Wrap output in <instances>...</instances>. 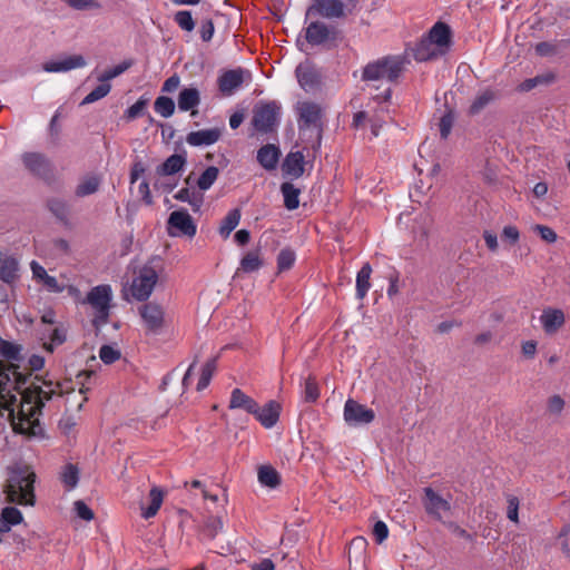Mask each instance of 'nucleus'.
Masks as SVG:
<instances>
[{"instance_id": "nucleus-12", "label": "nucleus", "mask_w": 570, "mask_h": 570, "mask_svg": "<svg viewBox=\"0 0 570 570\" xmlns=\"http://www.w3.org/2000/svg\"><path fill=\"white\" fill-rule=\"evenodd\" d=\"M423 504L425 511L438 520L451 511V503L449 500L442 498L433 489H424Z\"/></svg>"}, {"instance_id": "nucleus-39", "label": "nucleus", "mask_w": 570, "mask_h": 570, "mask_svg": "<svg viewBox=\"0 0 570 570\" xmlns=\"http://www.w3.org/2000/svg\"><path fill=\"white\" fill-rule=\"evenodd\" d=\"M215 370H216V361L215 360H209L203 365L200 376H199V380L197 383V391H202L209 385Z\"/></svg>"}, {"instance_id": "nucleus-49", "label": "nucleus", "mask_w": 570, "mask_h": 570, "mask_svg": "<svg viewBox=\"0 0 570 570\" xmlns=\"http://www.w3.org/2000/svg\"><path fill=\"white\" fill-rule=\"evenodd\" d=\"M175 22L186 31H191L195 28V21L189 11H178L175 14Z\"/></svg>"}, {"instance_id": "nucleus-27", "label": "nucleus", "mask_w": 570, "mask_h": 570, "mask_svg": "<svg viewBox=\"0 0 570 570\" xmlns=\"http://www.w3.org/2000/svg\"><path fill=\"white\" fill-rule=\"evenodd\" d=\"M318 12L325 18H340L344 14V4L341 0H315Z\"/></svg>"}, {"instance_id": "nucleus-13", "label": "nucleus", "mask_w": 570, "mask_h": 570, "mask_svg": "<svg viewBox=\"0 0 570 570\" xmlns=\"http://www.w3.org/2000/svg\"><path fill=\"white\" fill-rule=\"evenodd\" d=\"M295 73L299 86L307 92L316 90L321 85L320 71L308 61L299 63Z\"/></svg>"}, {"instance_id": "nucleus-42", "label": "nucleus", "mask_w": 570, "mask_h": 570, "mask_svg": "<svg viewBox=\"0 0 570 570\" xmlns=\"http://www.w3.org/2000/svg\"><path fill=\"white\" fill-rule=\"evenodd\" d=\"M295 253L289 248H284L277 256V269L279 273L288 271L295 263Z\"/></svg>"}, {"instance_id": "nucleus-43", "label": "nucleus", "mask_w": 570, "mask_h": 570, "mask_svg": "<svg viewBox=\"0 0 570 570\" xmlns=\"http://www.w3.org/2000/svg\"><path fill=\"white\" fill-rule=\"evenodd\" d=\"M494 99L493 91L487 89L475 97L470 106V114L474 115L480 112L490 101Z\"/></svg>"}, {"instance_id": "nucleus-6", "label": "nucleus", "mask_w": 570, "mask_h": 570, "mask_svg": "<svg viewBox=\"0 0 570 570\" xmlns=\"http://www.w3.org/2000/svg\"><path fill=\"white\" fill-rule=\"evenodd\" d=\"M281 107L276 102L261 104L255 107L252 124L259 132H272L279 122Z\"/></svg>"}, {"instance_id": "nucleus-63", "label": "nucleus", "mask_w": 570, "mask_h": 570, "mask_svg": "<svg viewBox=\"0 0 570 570\" xmlns=\"http://www.w3.org/2000/svg\"><path fill=\"white\" fill-rule=\"evenodd\" d=\"M180 85V79L177 75H173L168 79L165 80L161 90L164 92H174Z\"/></svg>"}, {"instance_id": "nucleus-54", "label": "nucleus", "mask_w": 570, "mask_h": 570, "mask_svg": "<svg viewBox=\"0 0 570 570\" xmlns=\"http://www.w3.org/2000/svg\"><path fill=\"white\" fill-rule=\"evenodd\" d=\"M66 3L76 10H96L100 8L97 0H66Z\"/></svg>"}, {"instance_id": "nucleus-4", "label": "nucleus", "mask_w": 570, "mask_h": 570, "mask_svg": "<svg viewBox=\"0 0 570 570\" xmlns=\"http://www.w3.org/2000/svg\"><path fill=\"white\" fill-rule=\"evenodd\" d=\"M405 59L402 56H387L367 63L363 69V80L395 81L404 70Z\"/></svg>"}, {"instance_id": "nucleus-21", "label": "nucleus", "mask_w": 570, "mask_h": 570, "mask_svg": "<svg viewBox=\"0 0 570 570\" xmlns=\"http://www.w3.org/2000/svg\"><path fill=\"white\" fill-rule=\"evenodd\" d=\"M304 155L301 151H291L283 163V171L287 176L298 178L304 174Z\"/></svg>"}, {"instance_id": "nucleus-44", "label": "nucleus", "mask_w": 570, "mask_h": 570, "mask_svg": "<svg viewBox=\"0 0 570 570\" xmlns=\"http://www.w3.org/2000/svg\"><path fill=\"white\" fill-rule=\"evenodd\" d=\"M66 330L63 327H56L49 335V342L43 343V347L48 352H53L56 346L61 345L66 341Z\"/></svg>"}, {"instance_id": "nucleus-41", "label": "nucleus", "mask_w": 570, "mask_h": 570, "mask_svg": "<svg viewBox=\"0 0 570 570\" xmlns=\"http://www.w3.org/2000/svg\"><path fill=\"white\" fill-rule=\"evenodd\" d=\"M17 265L18 264L13 258H1L0 278L6 283L11 282L16 277Z\"/></svg>"}, {"instance_id": "nucleus-64", "label": "nucleus", "mask_w": 570, "mask_h": 570, "mask_svg": "<svg viewBox=\"0 0 570 570\" xmlns=\"http://www.w3.org/2000/svg\"><path fill=\"white\" fill-rule=\"evenodd\" d=\"M275 566L271 559H262L259 562L253 563L250 570H274Z\"/></svg>"}, {"instance_id": "nucleus-48", "label": "nucleus", "mask_w": 570, "mask_h": 570, "mask_svg": "<svg viewBox=\"0 0 570 570\" xmlns=\"http://www.w3.org/2000/svg\"><path fill=\"white\" fill-rule=\"evenodd\" d=\"M320 397V387L316 380L307 377L304 384V399L306 402H315Z\"/></svg>"}, {"instance_id": "nucleus-5", "label": "nucleus", "mask_w": 570, "mask_h": 570, "mask_svg": "<svg viewBox=\"0 0 570 570\" xmlns=\"http://www.w3.org/2000/svg\"><path fill=\"white\" fill-rule=\"evenodd\" d=\"M159 279L158 271L150 266L144 265L138 268L129 285V293L131 297L138 302L148 301L153 294Z\"/></svg>"}, {"instance_id": "nucleus-8", "label": "nucleus", "mask_w": 570, "mask_h": 570, "mask_svg": "<svg viewBox=\"0 0 570 570\" xmlns=\"http://www.w3.org/2000/svg\"><path fill=\"white\" fill-rule=\"evenodd\" d=\"M252 80V73L243 68L225 70L217 79L220 94L225 97L233 96L245 82Z\"/></svg>"}, {"instance_id": "nucleus-22", "label": "nucleus", "mask_w": 570, "mask_h": 570, "mask_svg": "<svg viewBox=\"0 0 570 570\" xmlns=\"http://www.w3.org/2000/svg\"><path fill=\"white\" fill-rule=\"evenodd\" d=\"M149 504L145 508L141 507V517L146 520L154 518L165 499V491L159 487H153L149 491Z\"/></svg>"}, {"instance_id": "nucleus-33", "label": "nucleus", "mask_w": 570, "mask_h": 570, "mask_svg": "<svg viewBox=\"0 0 570 570\" xmlns=\"http://www.w3.org/2000/svg\"><path fill=\"white\" fill-rule=\"evenodd\" d=\"M174 197L179 202L188 203L195 212L202 207L204 202V196L202 193L189 188H181L175 194Z\"/></svg>"}, {"instance_id": "nucleus-45", "label": "nucleus", "mask_w": 570, "mask_h": 570, "mask_svg": "<svg viewBox=\"0 0 570 570\" xmlns=\"http://www.w3.org/2000/svg\"><path fill=\"white\" fill-rule=\"evenodd\" d=\"M99 86H97L91 92H89L85 99L82 100V104H91L95 102L105 96H107L111 89V86L108 83V81H101Z\"/></svg>"}, {"instance_id": "nucleus-58", "label": "nucleus", "mask_w": 570, "mask_h": 570, "mask_svg": "<svg viewBox=\"0 0 570 570\" xmlns=\"http://www.w3.org/2000/svg\"><path fill=\"white\" fill-rule=\"evenodd\" d=\"M502 238L508 240L511 245H514L520 239V232L513 225H507L502 229Z\"/></svg>"}, {"instance_id": "nucleus-19", "label": "nucleus", "mask_w": 570, "mask_h": 570, "mask_svg": "<svg viewBox=\"0 0 570 570\" xmlns=\"http://www.w3.org/2000/svg\"><path fill=\"white\" fill-rule=\"evenodd\" d=\"M222 136L218 128L202 129L187 135L186 141L190 146H209L215 144Z\"/></svg>"}, {"instance_id": "nucleus-38", "label": "nucleus", "mask_w": 570, "mask_h": 570, "mask_svg": "<svg viewBox=\"0 0 570 570\" xmlns=\"http://www.w3.org/2000/svg\"><path fill=\"white\" fill-rule=\"evenodd\" d=\"M154 108L157 114L165 118H168L173 116L175 111V102L169 97L160 96L155 100Z\"/></svg>"}, {"instance_id": "nucleus-35", "label": "nucleus", "mask_w": 570, "mask_h": 570, "mask_svg": "<svg viewBox=\"0 0 570 570\" xmlns=\"http://www.w3.org/2000/svg\"><path fill=\"white\" fill-rule=\"evenodd\" d=\"M281 191L284 197L285 207L289 210L296 209L299 205L301 190L292 183H284L281 186Z\"/></svg>"}, {"instance_id": "nucleus-52", "label": "nucleus", "mask_w": 570, "mask_h": 570, "mask_svg": "<svg viewBox=\"0 0 570 570\" xmlns=\"http://www.w3.org/2000/svg\"><path fill=\"white\" fill-rule=\"evenodd\" d=\"M177 185V179L173 176L169 177H159L156 176V180L154 186L156 189L161 190L163 193H170Z\"/></svg>"}, {"instance_id": "nucleus-23", "label": "nucleus", "mask_w": 570, "mask_h": 570, "mask_svg": "<svg viewBox=\"0 0 570 570\" xmlns=\"http://www.w3.org/2000/svg\"><path fill=\"white\" fill-rule=\"evenodd\" d=\"M185 164L186 158L183 155H171L156 169V176L175 177L184 168Z\"/></svg>"}, {"instance_id": "nucleus-26", "label": "nucleus", "mask_w": 570, "mask_h": 570, "mask_svg": "<svg viewBox=\"0 0 570 570\" xmlns=\"http://www.w3.org/2000/svg\"><path fill=\"white\" fill-rule=\"evenodd\" d=\"M23 164L31 173L39 176L45 175L49 167L46 158L42 155L36 153L23 155Z\"/></svg>"}, {"instance_id": "nucleus-7", "label": "nucleus", "mask_w": 570, "mask_h": 570, "mask_svg": "<svg viewBox=\"0 0 570 570\" xmlns=\"http://www.w3.org/2000/svg\"><path fill=\"white\" fill-rule=\"evenodd\" d=\"M111 287L98 285L88 293L87 303L95 309L96 320L107 323L110 309Z\"/></svg>"}, {"instance_id": "nucleus-20", "label": "nucleus", "mask_w": 570, "mask_h": 570, "mask_svg": "<svg viewBox=\"0 0 570 570\" xmlns=\"http://www.w3.org/2000/svg\"><path fill=\"white\" fill-rule=\"evenodd\" d=\"M412 51L416 61L433 60L444 55L442 51H439V49L434 47L431 40L425 37L421 38L420 41L416 42Z\"/></svg>"}, {"instance_id": "nucleus-17", "label": "nucleus", "mask_w": 570, "mask_h": 570, "mask_svg": "<svg viewBox=\"0 0 570 570\" xmlns=\"http://www.w3.org/2000/svg\"><path fill=\"white\" fill-rule=\"evenodd\" d=\"M86 65L85 58L80 55H73L56 61H48L43 65L47 72H62L75 68H81Z\"/></svg>"}, {"instance_id": "nucleus-30", "label": "nucleus", "mask_w": 570, "mask_h": 570, "mask_svg": "<svg viewBox=\"0 0 570 570\" xmlns=\"http://www.w3.org/2000/svg\"><path fill=\"white\" fill-rule=\"evenodd\" d=\"M101 177L97 175H88L81 178L76 187V195L78 197H85L96 193L100 186Z\"/></svg>"}, {"instance_id": "nucleus-55", "label": "nucleus", "mask_w": 570, "mask_h": 570, "mask_svg": "<svg viewBox=\"0 0 570 570\" xmlns=\"http://www.w3.org/2000/svg\"><path fill=\"white\" fill-rule=\"evenodd\" d=\"M99 356L106 364H111L120 357V354L114 347L104 345L99 351Z\"/></svg>"}, {"instance_id": "nucleus-40", "label": "nucleus", "mask_w": 570, "mask_h": 570, "mask_svg": "<svg viewBox=\"0 0 570 570\" xmlns=\"http://www.w3.org/2000/svg\"><path fill=\"white\" fill-rule=\"evenodd\" d=\"M60 478L61 482L68 490L73 489L77 485L79 479L77 466L73 464H67L63 468Z\"/></svg>"}, {"instance_id": "nucleus-53", "label": "nucleus", "mask_w": 570, "mask_h": 570, "mask_svg": "<svg viewBox=\"0 0 570 570\" xmlns=\"http://www.w3.org/2000/svg\"><path fill=\"white\" fill-rule=\"evenodd\" d=\"M566 406V401L558 394L550 396L547 401V410L550 414H560Z\"/></svg>"}, {"instance_id": "nucleus-3", "label": "nucleus", "mask_w": 570, "mask_h": 570, "mask_svg": "<svg viewBox=\"0 0 570 570\" xmlns=\"http://www.w3.org/2000/svg\"><path fill=\"white\" fill-rule=\"evenodd\" d=\"M139 326L146 337L166 332L170 321L166 307L156 301H145L137 307Z\"/></svg>"}, {"instance_id": "nucleus-24", "label": "nucleus", "mask_w": 570, "mask_h": 570, "mask_svg": "<svg viewBox=\"0 0 570 570\" xmlns=\"http://www.w3.org/2000/svg\"><path fill=\"white\" fill-rule=\"evenodd\" d=\"M281 151L274 145H265L257 151V161L266 170L276 168Z\"/></svg>"}, {"instance_id": "nucleus-29", "label": "nucleus", "mask_w": 570, "mask_h": 570, "mask_svg": "<svg viewBox=\"0 0 570 570\" xmlns=\"http://www.w3.org/2000/svg\"><path fill=\"white\" fill-rule=\"evenodd\" d=\"M200 102V95L196 88H185L178 96V108L181 111H188L197 107Z\"/></svg>"}, {"instance_id": "nucleus-18", "label": "nucleus", "mask_w": 570, "mask_h": 570, "mask_svg": "<svg viewBox=\"0 0 570 570\" xmlns=\"http://www.w3.org/2000/svg\"><path fill=\"white\" fill-rule=\"evenodd\" d=\"M258 403L247 395L245 392H243L240 389H234L230 393V400L228 407L230 410H243L248 414L256 413V407Z\"/></svg>"}, {"instance_id": "nucleus-59", "label": "nucleus", "mask_w": 570, "mask_h": 570, "mask_svg": "<svg viewBox=\"0 0 570 570\" xmlns=\"http://www.w3.org/2000/svg\"><path fill=\"white\" fill-rule=\"evenodd\" d=\"M145 107H146V101L139 99L138 101H136L132 106H130L127 109V111H126L127 118L131 120V119L139 117L141 115L142 110L145 109Z\"/></svg>"}, {"instance_id": "nucleus-28", "label": "nucleus", "mask_w": 570, "mask_h": 570, "mask_svg": "<svg viewBox=\"0 0 570 570\" xmlns=\"http://www.w3.org/2000/svg\"><path fill=\"white\" fill-rule=\"evenodd\" d=\"M330 29L322 22H312L306 29V40L312 45H320L330 38Z\"/></svg>"}, {"instance_id": "nucleus-62", "label": "nucleus", "mask_w": 570, "mask_h": 570, "mask_svg": "<svg viewBox=\"0 0 570 570\" xmlns=\"http://www.w3.org/2000/svg\"><path fill=\"white\" fill-rule=\"evenodd\" d=\"M41 283L49 292L60 293L63 291V286L59 285L53 276L47 275Z\"/></svg>"}, {"instance_id": "nucleus-9", "label": "nucleus", "mask_w": 570, "mask_h": 570, "mask_svg": "<svg viewBox=\"0 0 570 570\" xmlns=\"http://www.w3.org/2000/svg\"><path fill=\"white\" fill-rule=\"evenodd\" d=\"M167 232L173 237H194L197 232L196 224L186 210L170 213L167 222Z\"/></svg>"}, {"instance_id": "nucleus-2", "label": "nucleus", "mask_w": 570, "mask_h": 570, "mask_svg": "<svg viewBox=\"0 0 570 570\" xmlns=\"http://www.w3.org/2000/svg\"><path fill=\"white\" fill-rule=\"evenodd\" d=\"M36 473L29 466L12 470L4 487L7 500L19 505L33 507Z\"/></svg>"}, {"instance_id": "nucleus-15", "label": "nucleus", "mask_w": 570, "mask_h": 570, "mask_svg": "<svg viewBox=\"0 0 570 570\" xmlns=\"http://www.w3.org/2000/svg\"><path fill=\"white\" fill-rule=\"evenodd\" d=\"M424 37L431 40L434 47L443 53H445L450 48L451 30L449 26L443 22H436Z\"/></svg>"}, {"instance_id": "nucleus-11", "label": "nucleus", "mask_w": 570, "mask_h": 570, "mask_svg": "<svg viewBox=\"0 0 570 570\" xmlns=\"http://www.w3.org/2000/svg\"><path fill=\"white\" fill-rule=\"evenodd\" d=\"M375 417V413L372 409L360 404L354 400H347L344 405V420L348 424H368Z\"/></svg>"}, {"instance_id": "nucleus-14", "label": "nucleus", "mask_w": 570, "mask_h": 570, "mask_svg": "<svg viewBox=\"0 0 570 570\" xmlns=\"http://www.w3.org/2000/svg\"><path fill=\"white\" fill-rule=\"evenodd\" d=\"M566 316L562 309L548 307L542 311L540 323L547 334L557 333L564 324Z\"/></svg>"}, {"instance_id": "nucleus-36", "label": "nucleus", "mask_w": 570, "mask_h": 570, "mask_svg": "<svg viewBox=\"0 0 570 570\" xmlns=\"http://www.w3.org/2000/svg\"><path fill=\"white\" fill-rule=\"evenodd\" d=\"M240 220V212L235 208L228 212L219 226V234L222 237L227 238L230 233L237 227Z\"/></svg>"}, {"instance_id": "nucleus-60", "label": "nucleus", "mask_w": 570, "mask_h": 570, "mask_svg": "<svg viewBox=\"0 0 570 570\" xmlns=\"http://www.w3.org/2000/svg\"><path fill=\"white\" fill-rule=\"evenodd\" d=\"M453 125V118L451 115H445L441 118L440 121V132L442 138H446L450 132Z\"/></svg>"}, {"instance_id": "nucleus-37", "label": "nucleus", "mask_w": 570, "mask_h": 570, "mask_svg": "<svg viewBox=\"0 0 570 570\" xmlns=\"http://www.w3.org/2000/svg\"><path fill=\"white\" fill-rule=\"evenodd\" d=\"M218 174H219V170L217 167H215V166L207 167L197 180L198 188L200 190L209 189L213 186V184L216 181Z\"/></svg>"}, {"instance_id": "nucleus-50", "label": "nucleus", "mask_w": 570, "mask_h": 570, "mask_svg": "<svg viewBox=\"0 0 570 570\" xmlns=\"http://www.w3.org/2000/svg\"><path fill=\"white\" fill-rule=\"evenodd\" d=\"M533 232H535L542 240L552 244L557 242L558 235L557 233L547 225L537 224L532 227Z\"/></svg>"}, {"instance_id": "nucleus-47", "label": "nucleus", "mask_w": 570, "mask_h": 570, "mask_svg": "<svg viewBox=\"0 0 570 570\" xmlns=\"http://www.w3.org/2000/svg\"><path fill=\"white\" fill-rule=\"evenodd\" d=\"M520 500L513 494L507 495V518L513 523H519Z\"/></svg>"}, {"instance_id": "nucleus-31", "label": "nucleus", "mask_w": 570, "mask_h": 570, "mask_svg": "<svg viewBox=\"0 0 570 570\" xmlns=\"http://www.w3.org/2000/svg\"><path fill=\"white\" fill-rule=\"evenodd\" d=\"M372 274V267L368 263H365L362 268L358 271L356 276V295L360 299H363L370 287V278Z\"/></svg>"}, {"instance_id": "nucleus-57", "label": "nucleus", "mask_w": 570, "mask_h": 570, "mask_svg": "<svg viewBox=\"0 0 570 570\" xmlns=\"http://www.w3.org/2000/svg\"><path fill=\"white\" fill-rule=\"evenodd\" d=\"M373 535L376 543L381 544L389 537V528L385 522L376 521L373 527Z\"/></svg>"}, {"instance_id": "nucleus-34", "label": "nucleus", "mask_w": 570, "mask_h": 570, "mask_svg": "<svg viewBox=\"0 0 570 570\" xmlns=\"http://www.w3.org/2000/svg\"><path fill=\"white\" fill-rule=\"evenodd\" d=\"M262 266H263V261L261 258L259 250H257V249L250 250L243 256V258L240 261V266L237 269V273L238 272L253 273V272L258 271Z\"/></svg>"}, {"instance_id": "nucleus-32", "label": "nucleus", "mask_w": 570, "mask_h": 570, "mask_svg": "<svg viewBox=\"0 0 570 570\" xmlns=\"http://www.w3.org/2000/svg\"><path fill=\"white\" fill-rule=\"evenodd\" d=\"M257 478L262 485L268 488H276L281 483V475L272 465H261Z\"/></svg>"}, {"instance_id": "nucleus-61", "label": "nucleus", "mask_w": 570, "mask_h": 570, "mask_svg": "<svg viewBox=\"0 0 570 570\" xmlns=\"http://www.w3.org/2000/svg\"><path fill=\"white\" fill-rule=\"evenodd\" d=\"M49 208L59 218H63L66 216V206L62 202L58 199H51L49 202Z\"/></svg>"}, {"instance_id": "nucleus-25", "label": "nucleus", "mask_w": 570, "mask_h": 570, "mask_svg": "<svg viewBox=\"0 0 570 570\" xmlns=\"http://www.w3.org/2000/svg\"><path fill=\"white\" fill-rule=\"evenodd\" d=\"M23 520V515L19 509L14 507L3 508L0 514V521L2 522L0 533L9 532L11 527L22 523Z\"/></svg>"}, {"instance_id": "nucleus-1", "label": "nucleus", "mask_w": 570, "mask_h": 570, "mask_svg": "<svg viewBox=\"0 0 570 570\" xmlns=\"http://www.w3.org/2000/svg\"><path fill=\"white\" fill-rule=\"evenodd\" d=\"M69 382L43 381L20 390L16 368L0 361V415H7L13 430L22 434H35L45 401L53 395H71ZM70 401V396L67 399Z\"/></svg>"}, {"instance_id": "nucleus-51", "label": "nucleus", "mask_w": 570, "mask_h": 570, "mask_svg": "<svg viewBox=\"0 0 570 570\" xmlns=\"http://www.w3.org/2000/svg\"><path fill=\"white\" fill-rule=\"evenodd\" d=\"M553 79V76H537L534 78H531V79H527L524 80L523 82H521L519 85V90L520 91H530L532 90L534 87H537L539 83H549L551 82Z\"/></svg>"}, {"instance_id": "nucleus-46", "label": "nucleus", "mask_w": 570, "mask_h": 570, "mask_svg": "<svg viewBox=\"0 0 570 570\" xmlns=\"http://www.w3.org/2000/svg\"><path fill=\"white\" fill-rule=\"evenodd\" d=\"M132 65L131 60L122 61L121 63L115 66L114 68H110L106 70L102 75L98 77L99 81H109L118 76H120L122 72H125L127 69H129Z\"/></svg>"}, {"instance_id": "nucleus-16", "label": "nucleus", "mask_w": 570, "mask_h": 570, "mask_svg": "<svg viewBox=\"0 0 570 570\" xmlns=\"http://www.w3.org/2000/svg\"><path fill=\"white\" fill-rule=\"evenodd\" d=\"M279 413V403L276 401H269L263 407L257 405L256 413L253 415L264 428L271 429L277 423Z\"/></svg>"}, {"instance_id": "nucleus-56", "label": "nucleus", "mask_w": 570, "mask_h": 570, "mask_svg": "<svg viewBox=\"0 0 570 570\" xmlns=\"http://www.w3.org/2000/svg\"><path fill=\"white\" fill-rule=\"evenodd\" d=\"M75 511L77 515L85 520V521H91L95 517L92 510L81 500H78L75 502Z\"/></svg>"}, {"instance_id": "nucleus-10", "label": "nucleus", "mask_w": 570, "mask_h": 570, "mask_svg": "<svg viewBox=\"0 0 570 570\" xmlns=\"http://www.w3.org/2000/svg\"><path fill=\"white\" fill-rule=\"evenodd\" d=\"M298 122L301 128L322 127L323 110L321 106L313 101H299L296 105Z\"/></svg>"}]
</instances>
